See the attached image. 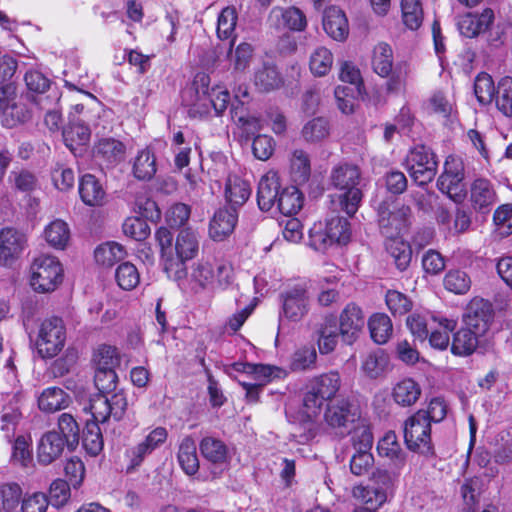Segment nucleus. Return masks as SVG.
Masks as SVG:
<instances>
[{
	"label": "nucleus",
	"mask_w": 512,
	"mask_h": 512,
	"mask_svg": "<svg viewBox=\"0 0 512 512\" xmlns=\"http://www.w3.org/2000/svg\"><path fill=\"white\" fill-rule=\"evenodd\" d=\"M342 386L338 371H329L309 379L303 397L304 412L308 418L318 416L325 402H333Z\"/></svg>",
	"instance_id": "1"
},
{
	"label": "nucleus",
	"mask_w": 512,
	"mask_h": 512,
	"mask_svg": "<svg viewBox=\"0 0 512 512\" xmlns=\"http://www.w3.org/2000/svg\"><path fill=\"white\" fill-rule=\"evenodd\" d=\"M331 184L340 193L338 195L341 209L353 216L362 200L360 188L361 174L357 166L343 164L335 167L330 175Z\"/></svg>",
	"instance_id": "2"
},
{
	"label": "nucleus",
	"mask_w": 512,
	"mask_h": 512,
	"mask_svg": "<svg viewBox=\"0 0 512 512\" xmlns=\"http://www.w3.org/2000/svg\"><path fill=\"white\" fill-rule=\"evenodd\" d=\"M63 280V268L54 256L41 255L34 259L30 267V285L34 291L49 293Z\"/></svg>",
	"instance_id": "3"
},
{
	"label": "nucleus",
	"mask_w": 512,
	"mask_h": 512,
	"mask_svg": "<svg viewBox=\"0 0 512 512\" xmlns=\"http://www.w3.org/2000/svg\"><path fill=\"white\" fill-rule=\"evenodd\" d=\"M175 251L177 254V260L167 258L165 262V271L169 277L180 281L185 274V261L193 259L198 254V233L191 228L182 229L176 238Z\"/></svg>",
	"instance_id": "4"
},
{
	"label": "nucleus",
	"mask_w": 512,
	"mask_h": 512,
	"mask_svg": "<svg viewBox=\"0 0 512 512\" xmlns=\"http://www.w3.org/2000/svg\"><path fill=\"white\" fill-rule=\"evenodd\" d=\"M358 418L357 410L346 399L327 403L324 411L326 428L337 438H344L350 434Z\"/></svg>",
	"instance_id": "5"
},
{
	"label": "nucleus",
	"mask_w": 512,
	"mask_h": 512,
	"mask_svg": "<svg viewBox=\"0 0 512 512\" xmlns=\"http://www.w3.org/2000/svg\"><path fill=\"white\" fill-rule=\"evenodd\" d=\"M427 417L425 410L420 409L404 423V439L411 451L421 454H429L432 451L431 423Z\"/></svg>",
	"instance_id": "6"
},
{
	"label": "nucleus",
	"mask_w": 512,
	"mask_h": 512,
	"mask_svg": "<svg viewBox=\"0 0 512 512\" xmlns=\"http://www.w3.org/2000/svg\"><path fill=\"white\" fill-rule=\"evenodd\" d=\"M65 339L63 321L60 318L51 317L41 322L35 345L42 358H52L61 352Z\"/></svg>",
	"instance_id": "7"
},
{
	"label": "nucleus",
	"mask_w": 512,
	"mask_h": 512,
	"mask_svg": "<svg viewBox=\"0 0 512 512\" xmlns=\"http://www.w3.org/2000/svg\"><path fill=\"white\" fill-rule=\"evenodd\" d=\"M406 169L412 179L419 185L429 183L437 172L435 154L426 146L414 147L406 157Z\"/></svg>",
	"instance_id": "8"
},
{
	"label": "nucleus",
	"mask_w": 512,
	"mask_h": 512,
	"mask_svg": "<svg viewBox=\"0 0 512 512\" xmlns=\"http://www.w3.org/2000/svg\"><path fill=\"white\" fill-rule=\"evenodd\" d=\"M281 320L301 321L309 312L311 297L307 283H298L281 294Z\"/></svg>",
	"instance_id": "9"
},
{
	"label": "nucleus",
	"mask_w": 512,
	"mask_h": 512,
	"mask_svg": "<svg viewBox=\"0 0 512 512\" xmlns=\"http://www.w3.org/2000/svg\"><path fill=\"white\" fill-rule=\"evenodd\" d=\"M463 170L461 159L448 156L444 163V171L437 181L438 189L454 202H461L466 196Z\"/></svg>",
	"instance_id": "10"
},
{
	"label": "nucleus",
	"mask_w": 512,
	"mask_h": 512,
	"mask_svg": "<svg viewBox=\"0 0 512 512\" xmlns=\"http://www.w3.org/2000/svg\"><path fill=\"white\" fill-rule=\"evenodd\" d=\"M25 397L21 391L6 392L0 413V433L8 442L16 436L17 427L23 416Z\"/></svg>",
	"instance_id": "11"
},
{
	"label": "nucleus",
	"mask_w": 512,
	"mask_h": 512,
	"mask_svg": "<svg viewBox=\"0 0 512 512\" xmlns=\"http://www.w3.org/2000/svg\"><path fill=\"white\" fill-rule=\"evenodd\" d=\"M379 226L385 237L398 236L409 222L410 208L394 202H383L378 207Z\"/></svg>",
	"instance_id": "12"
},
{
	"label": "nucleus",
	"mask_w": 512,
	"mask_h": 512,
	"mask_svg": "<svg viewBox=\"0 0 512 512\" xmlns=\"http://www.w3.org/2000/svg\"><path fill=\"white\" fill-rule=\"evenodd\" d=\"M392 485L386 473H379L372 485H357L352 489V496L364 507L379 509L386 501Z\"/></svg>",
	"instance_id": "13"
},
{
	"label": "nucleus",
	"mask_w": 512,
	"mask_h": 512,
	"mask_svg": "<svg viewBox=\"0 0 512 512\" xmlns=\"http://www.w3.org/2000/svg\"><path fill=\"white\" fill-rule=\"evenodd\" d=\"M28 239L22 231L6 227L0 230V265L13 267L27 248Z\"/></svg>",
	"instance_id": "14"
},
{
	"label": "nucleus",
	"mask_w": 512,
	"mask_h": 512,
	"mask_svg": "<svg viewBox=\"0 0 512 512\" xmlns=\"http://www.w3.org/2000/svg\"><path fill=\"white\" fill-rule=\"evenodd\" d=\"M492 319L491 304L482 298H474L468 304L463 315V324L464 327L474 331L476 335L483 336L488 331Z\"/></svg>",
	"instance_id": "15"
},
{
	"label": "nucleus",
	"mask_w": 512,
	"mask_h": 512,
	"mask_svg": "<svg viewBox=\"0 0 512 512\" xmlns=\"http://www.w3.org/2000/svg\"><path fill=\"white\" fill-rule=\"evenodd\" d=\"M365 324L362 310L355 304H348L340 314L338 327L344 343L352 345L358 339Z\"/></svg>",
	"instance_id": "16"
},
{
	"label": "nucleus",
	"mask_w": 512,
	"mask_h": 512,
	"mask_svg": "<svg viewBox=\"0 0 512 512\" xmlns=\"http://www.w3.org/2000/svg\"><path fill=\"white\" fill-rule=\"evenodd\" d=\"M268 21L275 29L302 31L307 25L303 12L296 7H274L268 16Z\"/></svg>",
	"instance_id": "17"
},
{
	"label": "nucleus",
	"mask_w": 512,
	"mask_h": 512,
	"mask_svg": "<svg viewBox=\"0 0 512 512\" xmlns=\"http://www.w3.org/2000/svg\"><path fill=\"white\" fill-rule=\"evenodd\" d=\"M167 438L168 431L165 427L158 426L153 428L141 442L128 451L131 464L133 466L140 465L145 457L160 448Z\"/></svg>",
	"instance_id": "18"
},
{
	"label": "nucleus",
	"mask_w": 512,
	"mask_h": 512,
	"mask_svg": "<svg viewBox=\"0 0 512 512\" xmlns=\"http://www.w3.org/2000/svg\"><path fill=\"white\" fill-rule=\"evenodd\" d=\"M67 441L55 430L44 433L37 444V460L42 465H49L59 459Z\"/></svg>",
	"instance_id": "19"
},
{
	"label": "nucleus",
	"mask_w": 512,
	"mask_h": 512,
	"mask_svg": "<svg viewBox=\"0 0 512 512\" xmlns=\"http://www.w3.org/2000/svg\"><path fill=\"white\" fill-rule=\"evenodd\" d=\"M188 288L191 292L198 294L204 291L215 290V269L214 264L199 262L192 267L187 279Z\"/></svg>",
	"instance_id": "20"
},
{
	"label": "nucleus",
	"mask_w": 512,
	"mask_h": 512,
	"mask_svg": "<svg viewBox=\"0 0 512 512\" xmlns=\"http://www.w3.org/2000/svg\"><path fill=\"white\" fill-rule=\"evenodd\" d=\"M279 176L275 171L264 174L258 184L257 203L261 210L269 211L275 206L280 193Z\"/></svg>",
	"instance_id": "21"
},
{
	"label": "nucleus",
	"mask_w": 512,
	"mask_h": 512,
	"mask_svg": "<svg viewBox=\"0 0 512 512\" xmlns=\"http://www.w3.org/2000/svg\"><path fill=\"white\" fill-rule=\"evenodd\" d=\"M315 334L319 352L322 355L333 352L341 336L337 319L334 316L325 317L318 325Z\"/></svg>",
	"instance_id": "22"
},
{
	"label": "nucleus",
	"mask_w": 512,
	"mask_h": 512,
	"mask_svg": "<svg viewBox=\"0 0 512 512\" xmlns=\"http://www.w3.org/2000/svg\"><path fill=\"white\" fill-rule=\"evenodd\" d=\"M250 183L240 176L230 174L227 177L224 195L230 208L237 209L243 206L251 196Z\"/></svg>",
	"instance_id": "23"
},
{
	"label": "nucleus",
	"mask_w": 512,
	"mask_h": 512,
	"mask_svg": "<svg viewBox=\"0 0 512 512\" xmlns=\"http://www.w3.org/2000/svg\"><path fill=\"white\" fill-rule=\"evenodd\" d=\"M70 403V395L60 387H48L37 398L38 408L46 414L66 409Z\"/></svg>",
	"instance_id": "24"
},
{
	"label": "nucleus",
	"mask_w": 512,
	"mask_h": 512,
	"mask_svg": "<svg viewBox=\"0 0 512 512\" xmlns=\"http://www.w3.org/2000/svg\"><path fill=\"white\" fill-rule=\"evenodd\" d=\"M494 18L491 9H485L481 14L468 13L458 21L460 33L468 38H473L486 31Z\"/></svg>",
	"instance_id": "25"
},
{
	"label": "nucleus",
	"mask_w": 512,
	"mask_h": 512,
	"mask_svg": "<svg viewBox=\"0 0 512 512\" xmlns=\"http://www.w3.org/2000/svg\"><path fill=\"white\" fill-rule=\"evenodd\" d=\"M238 214L236 209H219L210 222L209 233L214 240H223L231 234L236 226Z\"/></svg>",
	"instance_id": "26"
},
{
	"label": "nucleus",
	"mask_w": 512,
	"mask_h": 512,
	"mask_svg": "<svg viewBox=\"0 0 512 512\" xmlns=\"http://www.w3.org/2000/svg\"><path fill=\"white\" fill-rule=\"evenodd\" d=\"M81 200L88 206H102L105 203L106 192L99 180L92 174H85L79 181Z\"/></svg>",
	"instance_id": "27"
},
{
	"label": "nucleus",
	"mask_w": 512,
	"mask_h": 512,
	"mask_svg": "<svg viewBox=\"0 0 512 512\" xmlns=\"http://www.w3.org/2000/svg\"><path fill=\"white\" fill-rule=\"evenodd\" d=\"M94 153L107 166H114L124 159L126 147L117 139L103 138L95 145Z\"/></svg>",
	"instance_id": "28"
},
{
	"label": "nucleus",
	"mask_w": 512,
	"mask_h": 512,
	"mask_svg": "<svg viewBox=\"0 0 512 512\" xmlns=\"http://www.w3.org/2000/svg\"><path fill=\"white\" fill-rule=\"evenodd\" d=\"M323 28L334 40H344L349 32L348 21L344 12L337 7H329L324 14Z\"/></svg>",
	"instance_id": "29"
},
{
	"label": "nucleus",
	"mask_w": 512,
	"mask_h": 512,
	"mask_svg": "<svg viewBox=\"0 0 512 512\" xmlns=\"http://www.w3.org/2000/svg\"><path fill=\"white\" fill-rule=\"evenodd\" d=\"M389 364L388 354L383 349L378 348L363 356L361 370L367 377L376 379L389 370Z\"/></svg>",
	"instance_id": "30"
},
{
	"label": "nucleus",
	"mask_w": 512,
	"mask_h": 512,
	"mask_svg": "<svg viewBox=\"0 0 512 512\" xmlns=\"http://www.w3.org/2000/svg\"><path fill=\"white\" fill-rule=\"evenodd\" d=\"M210 77L206 73H197L193 79L191 86L184 92V97L190 96L187 101L188 105L196 108L198 105L203 106L205 109L203 113L207 112V99L211 93Z\"/></svg>",
	"instance_id": "31"
},
{
	"label": "nucleus",
	"mask_w": 512,
	"mask_h": 512,
	"mask_svg": "<svg viewBox=\"0 0 512 512\" xmlns=\"http://www.w3.org/2000/svg\"><path fill=\"white\" fill-rule=\"evenodd\" d=\"M386 251L394 260L398 270L405 271L412 260V249L408 242L399 236L386 237Z\"/></svg>",
	"instance_id": "32"
},
{
	"label": "nucleus",
	"mask_w": 512,
	"mask_h": 512,
	"mask_svg": "<svg viewBox=\"0 0 512 512\" xmlns=\"http://www.w3.org/2000/svg\"><path fill=\"white\" fill-rule=\"evenodd\" d=\"M289 172L292 180L302 185L308 182L311 175L309 154L302 149H295L289 158Z\"/></svg>",
	"instance_id": "33"
},
{
	"label": "nucleus",
	"mask_w": 512,
	"mask_h": 512,
	"mask_svg": "<svg viewBox=\"0 0 512 512\" xmlns=\"http://www.w3.org/2000/svg\"><path fill=\"white\" fill-rule=\"evenodd\" d=\"M177 459L185 474L192 476L199 470V459L195 441L187 436L182 439L179 445Z\"/></svg>",
	"instance_id": "34"
},
{
	"label": "nucleus",
	"mask_w": 512,
	"mask_h": 512,
	"mask_svg": "<svg viewBox=\"0 0 512 512\" xmlns=\"http://www.w3.org/2000/svg\"><path fill=\"white\" fill-rule=\"evenodd\" d=\"M471 201L474 208L480 211L492 206L496 202L492 184L486 179H476L471 186Z\"/></svg>",
	"instance_id": "35"
},
{
	"label": "nucleus",
	"mask_w": 512,
	"mask_h": 512,
	"mask_svg": "<svg viewBox=\"0 0 512 512\" xmlns=\"http://www.w3.org/2000/svg\"><path fill=\"white\" fill-rule=\"evenodd\" d=\"M474 331L466 327L459 329L454 335L451 342V352L456 356H469L478 346V338Z\"/></svg>",
	"instance_id": "36"
},
{
	"label": "nucleus",
	"mask_w": 512,
	"mask_h": 512,
	"mask_svg": "<svg viewBox=\"0 0 512 512\" xmlns=\"http://www.w3.org/2000/svg\"><path fill=\"white\" fill-rule=\"evenodd\" d=\"M421 395V388L412 379H403L398 382L392 391L393 400L400 406L409 407L417 402Z\"/></svg>",
	"instance_id": "37"
},
{
	"label": "nucleus",
	"mask_w": 512,
	"mask_h": 512,
	"mask_svg": "<svg viewBox=\"0 0 512 512\" xmlns=\"http://www.w3.org/2000/svg\"><path fill=\"white\" fill-rule=\"evenodd\" d=\"M436 323L438 327H430L429 344L434 349L446 350L450 344L449 333L456 328L457 322L454 319L439 317Z\"/></svg>",
	"instance_id": "38"
},
{
	"label": "nucleus",
	"mask_w": 512,
	"mask_h": 512,
	"mask_svg": "<svg viewBox=\"0 0 512 512\" xmlns=\"http://www.w3.org/2000/svg\"><path fill=\"white\" fill-rule=\"evenodd\" d=\"M91 132L83 122L71 119L69 125L63 131L65 145L75 151L77 147L85 146L90 140Z\"/></svg>",
	"instance_id": "39"
},
{
	"label": "nucleus",
	"mask_w": 512,
	"mask_h": 512,
	"mask_svg": "<svg viewBox=\"0 0 512 512\" xmlns=\"http://www.w3.org/2000/svg\"><path fill=\"white\" fill-rule=\"evenodd\" d=\"M371 63L376 74L383 78L388 77L393 68V51L391 46L384 42L378 43L373 49Z\"/></svg>",
	"instance_id": "40"
},
{
	"label": "nucleus",
	"mask_w": 512,
	"mask_h": 512,
	"mask_svg": "<svg viewBox=\"0 0 512 512\" xmlns=\"http://www.w3.org/2000/svg\"><path fill=\"white\" fill-rule=\"evenodd\" d=\"M372 340L377 344H385L391 338L393 325L391 319L384 313L373 314L368 321Z\"/></svg>",
	"instance_id": "41"
},
{
	"label": "nucleus",
	"mask_w": 512,
	"mask_h": 512,
	"mask_svg": "<svg viewBox=\"0 0 512 512\" xmlns=\"http://www.w3.org/2000/svg\"><path fill=\"white\" fill-rule=\"evenodd\" d=\"M275 205L283 215L296 214L303 206L302 193L295 186L286 187L279 193Z\"/></svg>",
	"instance_id": "42"
},
{
	"label": "nucleus",
	"mask_w": 512,
	"mask_h": 512,
	"mask_svg": "<svg viewBox=\"0 0 512 512\" xmlns=\"http://www.w3.org/2000/svg\"><path fill=\"white\" fill-rule=\"evenodd\" d=\"M200 451L203 457L212 464L223 465L227 463V446L219 439L205 437L200 443Z\"/></svg>",
	"instance_id": "43"
},
{
	"label": "nucleus",
	"mask_w": 512,
	"mask_h": 512,
	"mask_svg": "<svg viewBox=\"0 0 512 512\" xmlns=\"http://www.w3.org/2000/svg\"><path fill=\"white\" fill-rule=\"evenodd\" d=\"M127 255L125 248L116 242H106L99 245L94 251V257L99 265L111 267L123 260Z\"/></svg>",
	"instance_id": "44"
},
{
	"label": "nucleus",
	"mask_w": 512,
	"mask_h": 512,
	"mask_svg": "<svg viewBox=\"0 0 512 512\" xmlns=\"http://www.w3.org/2000/svg\"><path fill=\"white\" fill-rule=\"evenodd\" d=\"M238 20V13L234 6H227L222 9L217 19V36L221 40L232 39L230 48L234 41V32ZM232 54V49H229Z\"/></svg>",
	"instance_id": "45"
},
{
	"label": "nucleus",
	"mask_w": 512,
	"mask_h": 512,
	"mask_svg": "<svg viewBox=\"0 0 512 512\" xmlns=\"http://www.w3.org/2000/svg\"><path fill=\"white\" fill-rule=\"evenodd\" d=\"M255 85L261 91H271L278 89L283 84V79L277 68L271 63H264L261 68L257 69L254 77Z\"/></svg>",
	"instance_id": "46"
},
{
	"label": "nucleus",
	"mask_w": 512,
	"mask_h": 512,
	"mask_svg": "<svg viewBox=\"0 0 512 512\" xmlns=\"http://www.w3.org/2000/svg\"><path fill=\"white\" fill-rule=\"evenodd\" d=\"M47 243L55 249H64L70 240L68 224L60 219L52 221L44 231Z\"/></svg>",
	"instance_id": "47"
},
{
	"label": "nucleus",
	"mask_w": 512,
	"mask_h": 512,
	"mask_svg": "<svg viewBox=\"0 0 512 512\" xmlns=\"http://www.w3.org/2000/svg\"><path fill=\"white\" fill-rule=\"evenodd\" d=\"M438 318L428 312H414L407 317L406 324L412 335L423 342L428 338L429 329L432 326L431 322L436 323Z\"/></svg>",
	"instance_id": "48"
},
{
	"label": "nucleus",
	"mask_w": 512,
	"mask_h": 512,
	"mask_svg": "<svg viewBox=\"0 0 512 512\" xmlns=\"http://www.w3.org/2000/svg\"><path fill=\"white\" fill-rule=\"evenodd\" d=\"M156 171V158L152 151L148 148L139 151L133 164L134 176L139 180H150Z\"/></svg>",
	"instance_id": "49"
},
{
	"label": "nucleus",
	"mask_w": 512,
	"mask_h": 512,
	"mask_svg": "<svg viewBox=\"0 0 512 512\" xmlns=\"http://www.w3.org/2000/svg\"><path fill=\"white\" fill-rule=\"evenodd\" d=\"M377 451L381 457H385L395 464H402L404 462V455L401 449V445L397 440L395 432L393 431H388L379 440Z\"/></svg>",
	"instance_id": "50"
},
{
	"label": "nucleus",
	"mask_w": 512,
	"mask_h": 512,
	"mask_svg": "<svg viewBox=\"0 0 512 512\" xmlns=\"http://www.w3.org/2000/svg\"><path fill=\"white\" fill-rule=\"evenodd\" d=\"M301 134L306 142H320L330 134L329 122L323 117L313 118L303 126Z\"/></svg>",
	"instance_id": "51"
},
{
	"label": "nucleus",
	"mask_w": 512,
	"mask_h": 512,
	"mask_svg": "<svg viewBox=\"0 0 512 512\" xmlns=\"http://www.w3.org/2000/svg\"><path fill=\"white\" fill-rule=\"evenodd\" d=\"M115 280L121 289L131 291L140 283V273L133 263L123 262L116 268Z\"/></svg>",
	"instance_id": "52"
},
{
	"label": "nucleus",
	"mask_w": 512,
	"mask_h": 512,
	"mask_svg": "<svg viewBox=\"0 0 512 512\" xmlns=\"http://www.w3.org/2000/svg\"><path fill=\"white\" fill-rule=\"evenodd\" d=\"M333 62L332 52L326 47H318L310 56V70L316 76H325L332 68Z\"/></svg>",
	"instance_id": "53"
},
{
	"label": "nucleus",
	"mask_w": 512,
	"mask_h": 512,
	"mask_svg": "<svg viewBox=\"0 0 512 512\" xmlns=\"http://www.w3.org/2000/svg\"><path fill=\"white\" fill-rule=\"evenodd\" d=\"M471 283L470 276L462 270H450L443 280L445 289L457 295L466 294L471 288Z\"/></svg>",
	"instance_id": "54"
},
{
	"label": "nucleus",
	"mask_w": 512,
	"mask_h": 512,
	"mask_svg": "<svg viewBox=\"0 0 512 512\" xmlns=\"http://www.w3.org/2000/svg\"><path fill=\"white\" fill-rule=\"evenodd\" d=\"M333 239L334 238L329 234L325 223H314L309 230V245L316 251H327L330 247L335 245Z\"/></svg>",
	"instance_id": "55"
},
{
	"label": "nucleus",
	"mask_w": 512,
	"mask_h": 512,
	"mask_svg": "<svg viewBox=\"0 0 512 512\" xmlns=\"http://www.w3.org/2000/svg\"><path fill=\"white\" fill-rule=\"evenodd\" d=\"M82 445L91 456H97L103 449V437L97 423H87L83 432Z\"/></svg>",
	"instance_id": "56"
},
{
	"label": "nucleus",
	"mask_w": 512,
	"mask_h": 512,
	"mask_svg": "<svg viewBox=\"0 0 512 512\" xmlns=\"http://www.w3.org/2000/svg\"><path fill=\"white\" fill-rule=\"evenodd\" d=\"M22 499V489L16 483H7L0 486V502L5 512H19V503Z\"/></svg>",
	"instance_id": "57"
},
{
	"label": "nucleus",
	"mask_w": 512,
	"mask_h": 512,
	"mask_svg": "<svg viewBox=\"0 0 512 512\" xmlns=\"http://www.w3.org/2000/svg\"><path fill=\"white\" fill-rule=\"evenodd\" d=\"M401 8L404 24L411 30L418 29L423 20L420 0H402Z\"/></svg>",
	"instance_id": "58"
},
{
	"label": "nucleus",
	"mask_w": 512,
	"mask_h": 512,
	"mask_svg": "<svg viewBox=\"0 0 512 512\" xmlns=\"http://www.w3.org/2000/svg\"><path fill=\"white\" fill-rule=\"evenodd\" d=\"M474 93L480 104H489L495 94V86L492 77L485 73H479L474 81Z\"/></svg>",
	"instance_id": "59"
},
{
	"label": "nucleus",
	"mask_w": 512,
	"mask_h": 512,
	"mask_svg": "<svg viewBox=\"0 0 512 512\" xmlns=\"http://www.w3.org/2000/svg\"><path fill=\"white\" fill-rule=\"evenodd\" d=\"M58 428L61 436L67 441L68 447H74L79 441V426L75 418L69 413H63L58 419Z\"/></svg>",
	"instance_id": "60"
},
{
	"label": "nucleus",
	"mask_w": 512,
	"mask_h": 512,
	"mask_svg": "<svg viewBox=\"0 0 512 512\" xmlns=\"http://www.w3.org/2000/svg\"><path fill=\"white\" fill-rule=\"evenodd\" d=\"M145 219L140 216L127 217L122 226L124 234L137 241L146 239L150 234V227Z\"/></svg>",
	"instance_id": "61"
},
{
	"label": "nucleus",
	"mask_w": 512,
	"mask_h": 512,
	"mask_svg": "<svg viewBox=\"0 0 512 512\" xmlns=\"http://www.w3.org/2000/svg\"><path fill=\"white\" fill-rule=\"evenodd\" d=\"M428 109L432 113L447 118L454 111V102L451 96L442 91H436L428 100Z\"/></svg>",
	"instance_id": "62"
},
{
	"label": "nucleus",
	"mask_w": 512,
	"mask_h": 512,
	"mask_svg": "<svg viewBox=\"0 0 512 512\" xmlns=\"http://www.w3.org/2000/svg\"><path fill=\"white\" fill-rule=\"evenodd\" d=\"M497 108L508 117H512V78L504 77L498 84Z\"/></svg>",
	"instance_id": "63"
},
{
	"label": "nucleus",
	"mask_w": 512,
	"mask_h": 512,
	"mask_svg": "<svg viewBox=\"0 0 512 512\" xmlns=\"http://www.w3.org/2000/svg\"><path fill=\"white\" fill-rule=\"evenodd\" d=\"M49 505L47 496L42 492L25 494L21 499L19 512H46Z\"/></svg>",
	"instance_id": "64"
}]
</instances>
